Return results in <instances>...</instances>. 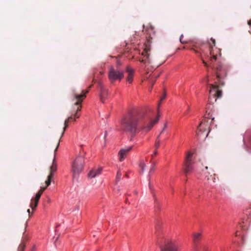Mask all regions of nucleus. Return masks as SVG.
<instances>
[{
  "instance_id": "nucleus-1",
  "label": "nucleus",
  "mask_w": 251,
  "mask_h": 251,
  "mask_svg": "<svg viewBox=\"0 0 251 251\" xmlns=\"http://www.w3.org/2000/svg\"><path fill=\"white\" fill-rule=\"evenodd\" d=\"M159 117L158 115L155 120L149 123H145L143 113L133 112L123 120L122 125L125 130L133 135L140 131L147 132L158 122Z\"/></svg>"
},
{
  "instance_id": "nucleus-2",
  "label": "nucleus",
  "mask_w": 251,
  "mask_h": 251,
  "mask_svg": "<svg viewBox=\"0 0 251 251\" xmlns=\"http://www.w3.org/2000/svg\"><path fill=\"white\" fill-rule=\"evenodd\" d=\"M151 39L147 38L144 44V49L142 53L143 58L140 62L143 64L145 69L151 70L150 67L155 69L164 63L165 60H160L159 55L155 53H151Z\"/></svg>"
},
{
  "instance_id": "nucleus-3",
  "label": "nucleus",
  "mask_w": 251,
  "mask_h": 251,
  "mask_svg": "<svg viewBox=\"0 0 251 251\" xmlns=\"http://www.w3.org/2000/svg\"><path fill=\"white\" fill-rule=\"evenodd\" d=\"M88 92L89 89L86 91H82V93L80 94H77L76 93L73 94V100H75V102L74 104L72 107L73 109L71 112V115L65 121L64 127L63 128V131L62 133L61 137H62L66 129L68 126L69 123L73 119V117L74 116L75 118H78L79 117L78 112L80 111L81 109V103L83 100L86 98V94L88 93Z\"/></svg>"
},
{
  "instance_id": "nucleus-4",
  "label": "nucleus",
  "mask_w": 251,
  "mask_h": 251,
  "mask_svg": "<svg viewBox=\"0 0 251 251\" xmlns=\"http://www.w3.org/2000/svg\"><path fill=\"white\" fill-rule=\"evenodd\" d=\"M80 153L72 163L71 172L73 179H77L79 174L83 171L85 163L84 155Z\"/></svg>"
},
{
  "instance_id": "nucleus-5",
  "label": "nucleus",
  "mask_w": 251,
  "mask_h": 251,
  "mask_svg": "<svg viewBox=\"0 0 251 251\" xmlns=\"http://www.w3.org/2000/svg\"><path fill=\"white\" fill-rule=\"evenodd\" d=\"M194 163L193 153L190 151L187 152L183 165V171L186 176L191 173L194 170Z\"/></svg>"
},
{
  "instance_id": "nucleus-6",
  "label": "nucleus",
  "mask_w": 251,
  "mask_h": 251,
  "mask_svg": "<svg viewBox=\"0 0 251 251\" xmlns=\"http://www.w3.org/2000/svg\"><path fill=\"white\" fill-rule=\"evenodd\" d=\"M108 78L110 81L113 83L116 80L121 81L124 77V72L118 68L111 66L108 71Z\"/></svg>"
},
{
  "instance_id": "nucleus-7",
  "label": "nucleus",
  "mask_w": 251,
  "mask_h": 251,
  "mask_svg": "<svg viewBox=\"0 0 251 251\" xmlns=\"http://www.w3.org/2000/svg\"><path fill=\"white\" fill-rule=\"evenodd\" d=\"M210 90L209 91L210 95L208 100L209 103H214L216 102L217 98H221L222 96V91L219 89L218 85L210 84Z\"/></svg>"
},
{
  "instance_id": "nucleus-8",
  "label": "nucleus",
  "mask_w": 251,
  "mask_h": 251,
  "mask_svg": "<svg viewBox=\"0 0 251 251\" xmlns=\"http://www.w3.org/2000/svg\"><path fill=\"white\" fill-rule=\"evenodd\" d=\"M211 42L209 43V52L211 55L210 61L213 62L217 59L218 55L221 56V50L218 48L215 47L216 41L214 39L211 38L210 39Z\"/></svg>"
},
{
  "instance_id": "nucleus-9",
  "label": "nucleus",
  "mask_w": 251,
  "mask_h": 251,
  "mask_svg": "<svg viewBox=\"0 0 251 251\" xmlns=\"http://www.w3.org/2000/svg\"><path fill=\"white\" fill-rule=\"evenodd\" d=\"M213 67L215 70L217 77L219 79L222 78L226 75V69L222 63H218L216 66H213Z\"/></svg>"
},
{
  "instance_id": "nucleus-10",
  "label": "nucleus",
  "mask_w": 251,
  "mask_h": 251,
  "mask_svg": "<svg viewBox=\"0 0 251 251\" xmlns=\"http://www.w3.org/2000/svg\"><path fill=\"white\" fill-rule=\"evenodd\" d=\"M177 245L172 241H167L164 247L161 248V251H177Z\"/></svg>"
},
{
  "instance_id": "nucleus-11",
  "label": "nucleus",
  "mask_w": 251,
  "mask_h": 251,
  "mask_svg": "<svg viewBox=\"0 0 251 251\" xmlns=\"http://www.w3.org/2000/svg\"><path fill=\"white\" fill-rule=\"evenodd\" d=\"M99 87L100 89V100L102 102H104L108 96V90L106 89L100 82L99 83Z\"/></svg>"
},
{
  "instance_id": "nucleus-12",
  "label": "nucleus",
  "mask_w": 251,
  "mask_h": 251,
  "mask_svg": "<svg viewBox=\"0 0 251 251\" xmlns=\"http://www.w3.org/2000/svg\"><path fill=\"white\" fill-rule=\"evenodd\" d=\"M132 147H129L125 149H121L119 152V155L120 156L119 160L120 161H122L126 156L127 153L129 151H130L132 149Z\"/></svg>"
},
{
  "instance_id": "nucleus-13",
  "label": "nucleus",
  "mask_w": 251,
  "mask_h": 251,
  "mask_svg": "<svg viewBox=\"0 0 251 251\" xmlns=\"http://www.w3.org/2000/svg\"><path fill=\"white\" fill-rule=\"evenodd\" d=\"M208 122H202L200 124L199 127L197 128L196 133L198 136L201 135V132L203 133L205 131L207 130V127H208Z\"/></svg>"
},
{
  "instance_id": "nucleus-14",
  "label": "nucleus",
  "mask_w": 251,
  "mask_h": 251,
  "mask_svg": "<svg viewBox=\"0 0 251 251\" xmlns=\"http://www.w3.org/2000/svg\"><path fill=\"white\" fill-rule=\"evenodd\" d=\"M40 197L39 195L36 194L35 196L31 199L30 207L33 210L37 206Z\"/></svg>"
},
{
  "instance_id": "nucleus-15",
  "label": "nucleus",
  "mask_w": 251,
  "mask_h": 251,
  "mask_svg": "<svg viewBox=\"0 0 251 251\" xmlns=\"http://www.w3.org/2000/svg\"><path fill=\"white\" fill-rule=\"evenodd\" d=\"M102 168L100 167L99 168L93 169L90 171L88 174V177L90 178H93L100 175L102 172Z\"/></svg>"
},
{
  "instance_id": "nucleus-16",
  "label": "nucleus",
  "mask_w": 251,
  "mask_h": 251,
  "mask_svg": "<svg viewBox=\"0 0 251 251\" xmlns=\"http://www.w3.org/2000/svg\"><path fill=\"white\" fill-rule=\"evenodd\" d=\"M126 71L128 73V76L127 77L126 80L129 83H131L133 81L134 70L131 69L129 66H127Z\"/></svg>"
},
{
  "instance_id": "nucleus-17",
  "label": "nucleus",
  "mask_w": 251,
  "mask_h": 251,
  "mask_svg": "<svg viewBox=\"0 0 251 251\" xmlns=\"http://www.w3.org/2000/svg\"><path fill=\"white\" fill-rule=\"evenodd\" d=\"M150 163H151V166L150 171L149 172V175H148L149 180H150L151 175H152V174L154 173V172L156 170L155 166L156 165V163L153 161L151 160Z\"/></svg>"
},
{
  "instance_id": "nucleus-18",
  "label": "nucleus",
  "mask_w": 251,
  "mask_h": 251,
  "mask_svg": "<svg viewBox=\"0 0 251 251\" xmlns=\"http://www.w3.org/2000/svg\"><path fill=\"white\" fill-rule=\"evenodd\" d=\"M27 239L26 238H23L22 240L21 243L20 244L18 251H24L25 247V242Z\"/></svg>"
},
{
  "instance_id": "nucleus-19",
  "label": "nucleus",
  "mask_w": 251,
  "mask_h": 251,
  "mask_svg": "<svg viewBox=\"0 0 251 251\" xmlns=\"http://www.w3.org/2000/svg\"><path fill=\"white\" fill-rule=\"evenodd\" d=\"M56 170H57V165L55 163L54 159L53 161V162H52V165L51 166V167L50 168V174L49 175H51L52 176H53V173L56 171Z\"/></svg>"
},
{
  "instance_id": "nucleus-20",
  "label": "nucleus",
  "mask_w": 251,
  "mask_h": 251,
  "mask_svg": "<svg viewBox=\"0 0 251 251\" xmlns=\"http://www.w3.org/2000/svg\"><path fill=\"white\" fill-rule=\"evenodd\" d=\"M163 224V221L162 219H157L155 220V227L157 229H159Z\"/></svg>"
},
{
  "instance_id": "nucleus-21",
  "label": "nucleus",
  "mask_w": 251,
  "mask_h": 251,
  "mask_svg": "<svg viewBox=\"0 0 251 251\" xmlns=\"http://www.w3.org/2000/svg\"><path fill=\"white\" fill-rule=\"evenodd\" d=\"M139 167L140 168V173L143 174L146 168V164L144 161H141L139 163Z\"/></svg>"
},
{
  "instance_id": "nucleus-22",
  "label": "nucleus",
  "mask_w": 251,
  "mask_h": 251,
  "mask_svg": "<svg viewBox=\"0 0 251 251\" xmlns=\"http://www.w3.org/2000/svg\"><path fill=\"white\" fill-rule=\"evenodd\" d=\"M211 174L210 176H206L207 179L208 180H210L211 178L212 179L213 182H216V174L214 173V171L212 170Z\"/></svg>"
},
{
  "instance_id": "nucleus-23",
  "label": "nucleus",
  "mask_w": 251,
  "mask_h": 251,
  "mask_svg": "<svg viewBox=\"0 0 251 251\" xmlns=\"http://www.w3.org/2000/svg\"><path fill=\"white\" fill-rule=\"evenodd\" d=\"M159 137L160 135H158L155 141V148L156 150L159 148L160 145V140L159 139Z\"/></svg>"
},
{
  "instance_id": "nucleus-24",
  "label": "nucleus",
  "mask_w": 251,
  "mask_h": 251,
  "mask_svg": "<svg viewBox=\"0 0 251 251\" xmlns=\"http://www.w3.org/2000/svg\"><path fill=\"white\" fill-rule=\"evenodd\" d=\"M52 177H53V176H52L51 175H49L48 176V179H47V180L45 182V183H46V186L48 187V186H49L50 185V182H51V180Z\"/></svg>"
},
{
  "instance_id": "nucleus-25",
  "label": "nucleus",
  "mask_w": 251,
  "mask_h": 251,
  "mask_svg": "<svg viewBox=\"0 0 251 251\" xmlns=\"http://www.w3.org/2000/svg\"><path fill=\"white\" fill-rule=\"evenodd\" d=\"M47 188V186L41 187L40 189L39 190V191L36 194L39 195V196L41 197L42 194H43V192Z\"/></svg>"
},
{
  "instance_id": "nucleus-26",
  "label": "nucleus",
  "mask_w": 251,
  "mask_h": 251,
  "mask_svg": "<svg viewBox=\"0 0 251 251\" xmlns=\"http://www.w3.org/2000/svg\"><path fill=\"white\" fill-rule=\"evenodd\" d=\"M122 175L120 172H118L117 174V179L119 180L121 178Z\"/></svg>"
},
{
  "instance_id": "nucleus-27",
  "label": "nucleus",
  "mask_w": 251,
  "mask_h": 251,
  "mask_svg": "<svg viewBox=\"0 0 251 251\" xmlns=\"http://www.w3.org/2000/svg\"><path fill=\"white\" fill-rule=\"evenodd\" d=\"M183 38V35H181L180 37V41L182 44H185L186 43V42L183 41V39H182Z\"/></svg>"
},
{
  "instance_id": "nucleus-28",
  "label": "nucleus",
  "mask_w": 251,
  "mask_h": 251,
  "mask_svg": "<svg viewBox=\"0 0 251 251\" xmlns=\"http://www.w3.org/2000/svg\"><path fill=\"white\" fill-rule=\"evenodd\" d=\"M183 38V35H181L180 37V41L182 44H185L186 43V42L183 41V39H182Z\"/></svg>"
},
{
  "instance_id": "nucleus-29",
  "label": "nucleus",
  "mask_w": 251,
  "mask_h": 251,
  "mask_svg": "<svg viewBox=\"0 0 251 251\" xmlns=\"http://www.w3.org/2000/svg\"><path fill=\"white\" fill-rule=\"evenodd\" d=\"M166 127H167V124H165L164 125V127H163V128L162 130H161V132H160V133L159 134V135H160H160H161V134H162V133L164 131V130H165V129L166 128Z\"/></svg>"
},
{
  "instance_id": "nucleus-30",
  "label": "nucleus",
  "mask_w": 251,
  "mask_h": 251,
  "mask_svg": "<svg viewBox=\"0 0 251 251\" xmlns=\"http://www.w3.org/2000/svg\"><path fill=\"white\" fill-rule=\"evenodd\" d=\"M157 154V150H155V151H154V153L153 154L151 155V160L152 161V159H153V156L154 155H156V154Z\"/></svg>"
},
{
  "instance_id": "nucleus-31",
  "label": "nucleus",
  "mask_w": 251,
  "mask_h": 251,
  "mask_svg": "<svg viewBox=\"0 0 251 251\" xmlns=\"http://www.w3.org/2000/svg\"><path fill=\"white\" fill-rule=\"evenodd\" d=\"M59 144H60V141H59L57 143L56 147L55 149L54 150V155H55V154H56V151H57V150L59 146Z\"/></svg>"
},
{
  "instance_id": "nucleus-32",
  "label": "nucleus",
  "mask_w": 251,
  "mask_h": 251,
  "mask_svg": "<svg viewBox=\"0 0 251 251\" xmlns=\"http://www.w3.org/2000/svg\"><path fill=\"white\" fill-rule=\"evenodd\" d=\"M58 240H59V237H58V236H57V237H56V238L55 239V240H54V244H55V245L56 246V245H57V241Z\"/></svg>"
},
{
  "instance_id": "nucleus-33",
  "label": "nucleus",
  "mask_w": 251,
  "mask_h": 251,
  "mask_svg": "<svg viewBox=\"0 0 251 251\" xmlns=\"http://www.w3.org/2000/svg\"><path fill=\"white\" fill-rule=\"evenodd\" d=\"M202 62L206 67L208 66L207 63L204 60H202Z\"/></svg>"
},
{
  "instance_id": "nucleus-34",
  "label": "nucleus",
  "mask_w": 251,
  "mask_h": 251,
  "mask_svg": "<svg viewBox=\"0 0 251 251\" xmlns=\"http://www.w3.org/2000/svg\"><path fill=\"white\" fill-rule=\"evenodd\" d=\"M165 98H166V95H165H165H164V96L161 98V100H161V101L163 100L164 99H165Z\"/></svg>"
},
{
  "instance_id": "nucleus-35",
  "label": "nucleus",
  "mask_w": 251,
  "mask_h": 251,
  "mask_svg": "<svg viewBox=\"0 0 251 251\" xmlns=\"http://www.w3.org/2000/svg\"><path fill=\"white\" fill-rule=\"evenodd\" d=\"M248 23L249 25H251V20H249Z\"/></svg>"
},
{
  "instance_id": "nucleus-36",
  "label": "nucleus",
  "mask_w": 251,
  "mask_h": 251,
  "mask_svg": "<svg viewBox=\"0 0 251 251\" xmlns=\"http://www.w3.org/2000/svg\"><path fill=\"white\" fill-rule=\"evenodd\" d=\"M27 212L29 213V216H30V209H27Z\"/></svg>"
},
{
  "instance_id": "nucleus-37",
  "label": "nucleus",
  "mask_w": 251,
  "mask_h": 251,
  "mask_svg": "<svg viewBox=\"0 0 251 251\" xmlns=\"http://www.w3.org/2000/svg\"><path fill=\"white\" fill-rule=\"evenodd\" d=\"M199 237L200 236H195V240H196V239H198Z\"/></svg>"
},
{
  "instance_id": "nucleus-38",
  "label": "nucleus",
  "mask_w": 251,
  "mask_h": 251,
  "mask_svg": "<svg viewBox=\"0 0 251 251\" xmlns=\"http://www.w3.org/2000/svg\"><path fill=\"white\" fill-rule=\"evenodd\" d=\"M196 235L199 236V235H200V234H196Z\"/></svg>"
},
{
  "instance_id": "nucleus-39",
  "label": "nucleus",
  "mask_w": 251,
  "mask_h": 251,
  "mask_svg": "<svg viewBox=\"0 0 251 251\" xmlns=\"http://www.w3.org/2000/svg\"><path fill=\"white\" fill-rule=\"evenodd\" d=\"M93 81L94 82H95V79H93Z\"/></svg>"
},
{
  "instance_id": "nucleus-40",
  "label": "nucleus",
  "mask_w": 251,
  "mask_h": 251,
  "mask_svg": "<svg viewBox=\"0 0 251 251\" xmlns=\"http://www.w3.org/2000/svg\"><path fill=\"white\" fill-rule=\"evenodd\" d=\"M208 169V167H205V169Z\"/></svg>"
}]
</instances>
